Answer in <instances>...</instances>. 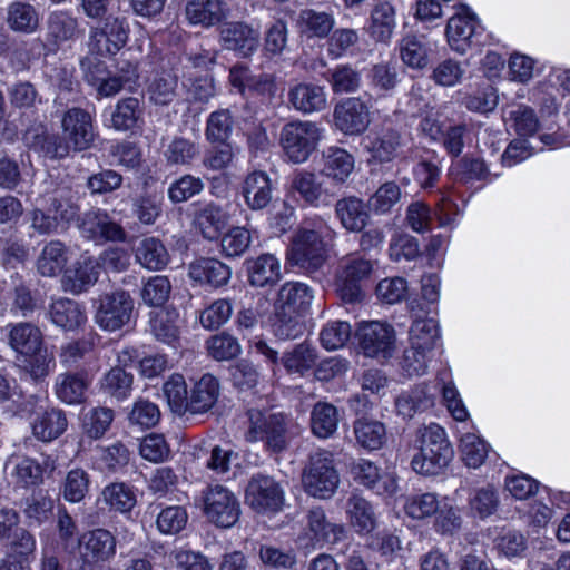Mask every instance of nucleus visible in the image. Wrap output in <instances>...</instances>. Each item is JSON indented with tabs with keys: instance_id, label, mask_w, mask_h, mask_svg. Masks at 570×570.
I'll use <instances>...</instances> for the list:
<instances>
[{
	"instance_id": "f257e3e1",
	"label": "nucleus",
	"mask_w": 570,
	"mask_h": 570,
	"mask_svg": "<svg viewBox=\"0 0 570 570\" xmlns=\"http://www.w3.org/2000/svg\"><path fill=\"white\" fill-rule=\"evenodd\" d=\"M61 136L48 135L43 125L29 127L24 135L26 146L49 158H65L71 150L83 151L95 140L91 115L79 107L67 109L60 119Z\"/></svg>"
},
{
	"instance_id": "f03ea898",
	"label": "nucleus",
	"mask_w": 570,
	"mask_h": 570,
	"mask_svg": "<svg viewBox=\"0 0 570 570\" xmlns=\"http://www.w3.org/2000/svg\"><path fill=\"white\" fill-rule=\"evenodd\" d=\"M247 442H263L265 449L272 453L287 450L294 435L293 421L288 415L271 409L252 407L247 411Z\"/></svg>"
},
{
	"instance_id": "7ed1b4c3",
	"label": "nucleus",
	"mask_w": 570,
	"mask_h": 570,
	"mask_svg": "<svg viewBox=\"0 0 570 570\" xmlns=\"http://www.w3.org/2000/svg\"><path fill=\"white\" fill-rule=\"evenodd\" d=\"M302 483L305 492L313 498H332L340 485L333 453L324 449L311 453L302 473Z\"/></svg>"
},
{
	"instance_id": "20e7f679",
	"label": "nucleus",
	"mask_w": 570,
	"mask_h": 570,
	"mask_svg": "<svg viewBox=\"0 0 570 570\" xmlns=\"http://www.w3.org/2000/svg\"><path fill=\"white\" fill-rule=\"evenodd\" d=\"M21 412L29 419L35 438L42 442H51L67 430L65 412L50 407L45 393L30 395L23 402Z\"/></svg>"
},
{
	"instance_id": "39448f33",
	"label": "nucleus",
	"mask_w": 570,
	"mask_h": 570,
	"mask_svg": "<svg viewBox=\"0 0 570 570\" xmlns=\"http://www.w3.org/2000/svg\"><path fill=\"white\" fill-rule=\"evenodd\" d=\"M324 136V128L309 120H294L283 126L279 134L281 147L289 161L303 164L317 149Z\"/></svg>"
},
{
	"instance_id": "423d86ee",
	"label": "nucleus",
	"mask_w": 570,
	"mask_h": 570,
	"mask_svg": "<svg viewBox=\"0 0 570 570\" xmlns=\"http://www.w3.org/2000/svg\"><path fill=\"white\" fill-rule=\"evenodd\" d=\"M326 258V245L316 230L302 228L294 234L287 253V259L292 265L313 273L324 265Z\"/></svg>"
},
{
	"instance_id": "0eeeda50",
	"label": "nucleus",
	"mask_w": 570,
	"mask_h": 570,
	"mask_svg": "<svg viewBox=\"0 0 570 570\" xmlns=\"http://www.w3.org/2000/svg\"><path fill=\"white\" fill-rule=\"evenodd\" d=\"M206 518L217 527L230 528L239 519L240 505L236 495L222 484L208 485L202 495Z\"/></svg>"
},
{
	"instance_id": "6e6552de",
	"label": "nucleus",
	"mask_w": 570,
	"mask_h": 570,
	"mask_svg": "<svg viewBox=\"0 0 570 570\" xmlns=\"http://www.w3.org/2000/svg\"><path fill=\"white\" fill-rule=\"evenodd\" d=\"M95 320L106 331H117L129 323L134 301L125 291L105 293L97 299Z\"/></svg>"
},
{
	"instance_id": "1a4fd4ad",
	"label": "nucleus",
	"mask_w": 570,
	"mask_h": 570,
	"mask_svg": "<svg viewBox=\"0 0 570 570\" xmlns=\"http://www.w3.org/2000/svg\"><path fill=\"white\" fill-rule=\"evenodd\" d=\"M245 499L259 513H276L285 505V491L273 478L256 474L247 484Z\"/></svg>"
},
{
	"instance_id": "9d476101",
	"label": "nucleus",
	"mask_w": 570,
	"mask_h": 570,
	"mask_svg": "<svg viewBox=\"0 0 570 570\" xmlns=\"http://www.w3.org/2000/svg\"><path fill=\"white\" fill-rule=\"evenodd\" d=\"M291 188L304 204L314 208L330 207L338 193L327 180L307 170L294 174Z\"/></svg>"
},
{
	"instance_id": "9b49d317",
	"label": "nucleus",
	"mask_w": 570,
	"mask_h": 570,
	"mask_svg": "<svg viewBox=\"0 0 570 570\" xmlns=\"http://www.w3.org/2000/svg\"><path fill=\"white\" fill-rule=\"evenodd\" d=\"M360 346L370 357L389 358L396 347V333L394 327L380 321L361 324L357 330Z\"/></svg>"
},
{
	"instance_id": "f8f14e48",
	"label": "nucleus",
	"mask_w": 570,
	"mask_h": 570,
	"mask_svg": "<svg viewBox=\"0 0 570 570\" xmlns=\"http://www.w3.org/2000/svg\"><path fill=\"white\" fill-rule=\"evenodd\" d=\"M129 30L126 17L109 16L90 30V46L101 56L116 55L127 43Z\"/></svg>"
},
{
	"instance_id": "ddd939ff",
	"label": "nucleus",
	"mask_w": 570,
	"mask_h": 570,
	"mask_svg": "<svg viewBox=\"0 0 570 570\" xmlns=\"http://www.w3.org/2000/svg\"><path fill=\"white\" fill-rule=\"evenodd\" d=\"M334 125L344 135L357 136L366 131L371 124L367 105L361 98H346L333 111Z\"/></svg>"
},
{
	"instance_id": "4468645a",
	"label": "nucleus",
	"mask_w": 570,
	"mask_h": 570,
	"mask_svg": "<svg viewBox=\"0 0 570 570\" xmlns=\"http://www.w3.org/2000/svg\"><path fill=\"white\" fill-rule=\"evenodd\" d=\"M79 229L81 235L95 243L124 242L126 232L104 210L92 209L83 214Z\"/></svg>"
},
{
	"instance_id": "2eb2a0df",
	"label": "nucleus",
	"mask_w": 570,
	"mask_h": 570,
	"mask_svg": "<svg viewBox=\"0 0 570 570\" xmlns=\"http://www.w3.org/2000/svg\"><path fill=\"white\" fill-rule=\"evenodd\" d=\"M261 33L257 29L240 21L225 22L219 28V42L226 50L249 57L258 49Z\"/></svg>"
},
{
	"instance_id": "dca6fc26",
	"label": "nucleus",
	"mask_w": 570,
	"mask_h": 570,
	"mask_svg": "<svg viewBox=\"0 0 570 570\" xmlns=\"http://www.w3.org/2000/svg\"><path fill=\"white\" fill-rule=\"evenodd\" d=\"M83 567L109 561L116 554L117 541L114 534L102 528L85 532L80 540Z\"/></svg>"
},
{
	"instance_id": "f3484780",
	"label": "nucleus",
	"mask_w": 570,
	"mask_h": 570,
	"mask_svg": "<svg viewBox=\"0 0 570 570\" xmlns=\"http://www.w3.org/2000/svg\"><path fill=\"white\" fill-rule=\"evenodd\" d=\"M355 167L354 157L345 149L331 146L322 153L320 174L337 190L347 181Z\"/></svg>"
},
{
	"instance_id": "a211bd4d",
	"label": "nucleus",
	"mask_w": 570,
	"mask_h": 570,
	"mask_svg": "<svg viewBox=\"0 0 570 570\" xmlns=\"http://www.w3.org/2000/svg\"><path fill=\"white\" fill-rule=\"evenodd\" d=\"M313 298V291L306 284L287 282L278 291L277 315H302L309 308Z\"/></svg>"
},
{
	"instance_id": "6ab92c4d",
	"label": "nucleus",
	"mask_w": 570,
	"mask_h": 570,
	"mask_svg": "<svg viewBox=\"0 0 570 570\" xmlns=\"http://www.w3.org/2000/svg\"><path fill=\"white\" fill-rule=\"evenodd\" d=\"M248 283L254 287H272L282 278L281 261L265 253L245 262Z\"/></svg>"
},
{
	"instance_id": "aec40b11",
	"label": "nucleus",
	"mask_w": 570,
	"mask_h": 570,
	"mask_svg": "<svg viewBox=\"0 0 570 570\" xmlns=\"http://www.w3.org/2000/svg\"><path fill=\"white\" fill-rule=\"evenodd\" d=\"M188 276L197 284L217 288L229 282L232 269L216 258L202 257L188 265Z\"/></svg>"
},
{
	"instance_id": "412c9836",
	"label": "nucleus",
	"mask_w": 570,
	"mask_h": 570,
	"mask_svg": "<svg viewBox=\"0 0 570 570\" xmlns=\"http://www.w3.org/2000/svg\"><path fill=\"white\" fill-rule=\"evenodd\" d=\"M98 276V263L91 257H86L65 271L61 287L65 292L71 294H81L97 282Z\"/></svg>"
},
{
	"instance_id": "4be33fe9",
	"label": "nucleus",
	"mask_w": 570,
	"mask_h": 570,
	"mask_svg": "<svg viewBox=\"0 0 570 570\" xmlns=\"http://www.w3.org/2000/svg\"><path fill=\"white\" fill-rule=\"evenodd\" d=\"M91 383L87 371L65 372L56 377L55 393L58 400L69 405L80 404L86 399V392Z\"/></svg>"
},
{
	"instance_id": "5701e85b",
	"label": "nucleus",
	"mask_w": 570,
	"mask_h": 570,
	"mask_svg": "<svg viewBox=\"0 0 570 570\" xmlns=\"http://www.w3.org/2000/svg\"><path fill=\"white\" fill-rule=\"evenodd\" d=\"M49 320L65 331H76L85 325L87 315L85 307L70 298L53 299L48 309Z\"/></svg>"
},
{
	"instance_id": "b1692460",
	"label": "nucleus",
	"mask_w": 570,
	"mask_h": 570,
	"mask_svg": "<svg viewBox=\"0 0 570 570\" xmlns=\"http://www.w3.org/2000/svg\"><path fill=\"white\" fill-rule=\"evenodd\" d=\"M344 534L342 525L331 523L325 511L320 508H312L306 514L305 535L315 543H335Z\"/></svg>"
},
{
	"instance_id": "393cba45",
	"label": "nucleus",
	"mask_w": 570,
	"mask_h": 570,
	"mask_svg": "<svg viewBox=\"0 0 570 570\" xmlns=\"http://www.w3.org/2000/svg\"><path fill=\"white\" fill-rule=\"evenodd\" d=\"M291 106L302 112L312 114L325 109L327 100L324 88L313 83H297L288 90Z\"/></svg>"
},
{
	"instance_id": "a878e982",
	"label": "nucleus",
	"mask_w": 570,
	"mask_h": 570,
	"mask_svg": "<svg viewBox=\"0 0 570 570\" xmlns=\"http://www.w3.org/2000/svg\"><path fill=\"white\" fill-rule=\"evenodd\" d=\"M434 404L435 394L426 384H420L403 392L395 402L397 413L404 419H412L415 414L432 409Z\"/></svg>"
},
{
	"instance_id": "bb28decb",
	"label": "nucleus",
	"mask_w": 570,
	"mask_h": 570,
	"mask_svg": "<svg viewBox=\"0 0 570 570\" xmlns=\"http://www.w3.org/2000/svg\"><path fill=\"white\" fill-rule=\"evenodd\" d=\"M228 9L225 0H189L186 17L191 24L212 27L226 17Z\"/></svg>"
},
{
	"instance_id": "cd10ccee",
	"label": "nucleus",
	"mask_w": 570,
	"mask_h": 570,
	"mask_svg": "<svg viewBox=\"0 0 570 570\" xmlns=\"http://www.w3.org/2000/svg\"><path fill=\"white\" fill-rule=\"evenodd\" d=\"M396 27L395 9L387 1H380L374 4L367 27L370 37L382 43H389Z\"/></svg>"
},
{
	"instance_id": "c85d7f7f",
	"label": "nucleus",
	"mask_w": 570,
	"mask_h": 570,
	"mask_svg": "<svg viewBox=\"0 0 570 570\" xmlns=\"http://www.w3.org/2000/svg\"><path fill=\"white\" fill-rule=\"evenodd\" d=\"M346 514L351 527L357 534H368L377 527L374 508L365 498L353 494L346 503Z\"/></svg>"
},
{
	"instance_id": "c756f323",
	"label": "nucleus",
	"mask_w": 570,
	"mask_h": 570,
	"mask_svg": "<svg viewBox=\"0 0 570 570\" xmlns=\"http://www.w3.org/2000/svg\"><path fill=\"white\" fill-rule=\"evenodd\" d=\"M430 46L424 35H406L399 42L401 61L411 69H424L430 62Z\"/></svg>"
},
{
	"instance_id": "7c9ffc66",
	"label": "nucleus",
	"mask_w": 570,
	"mask_h": 570,
	"mask_svg": "<svg viewBox=\"0 0 570 570\" xmlns=\"http://www.w3.org/2000/svg\"><path fill=\"white\" fill-rule=\"evenodd\" d=\"M80 29L77 18L62 10L53 11L47 20V41L49 45H60L78 38Z\"/></svg>"
},
{
	"instance_id": "2f4dec72",
	"label": "nucleus",
	"mask_w": 570,
	"mask_h": 570,
	"mask_svg": "<svg viewBox=\"0 0 570 570\" xmlns=\"http://www.w3.org/2000/svg\"><path fill=\"white\" fill-rule=\"evenodd\" d=\"M218 395V380L212 374H204L190 391L187 412L193 414L207 412L214 406Z\"/></svg>"
},
{
	"instance_id": "473e14b6",
	"label": "nucleus",
	"mask_w": 570,
	"mask_h": 570,
	"mask_svg": "<svg viewBox=\"0 0 570 570\" xmlns=\"http://www.w3.org/2000/svg\"><path fill=\"white\" fill-rule=\"evenodd\" d=\"M243 195L246 204L254 210L265 208L272 200V184L265 171H253L245 178Z\"/></svg>"
},
{
	"instance_id": "72a5a7b5",
	"label": "nucleus",
	"mask_w": 570,
	"mask_h": 570,
	"mask_svg": "<svg viewBox=\"0 0 570 570\" xmlns=\"http://www.w3.org/2000/svg\"><path fill=\"white\" fill-rule=\"evenodd\" d=\"M8 338L10 346L24 356L36 355L42 347L40 330L30 323L11 325Z\"/></svg>"
},
{
	"instance_id": "f704fd0d",
	"label": "nucleus",
	"mask_w": 570,
	"mask_h": 570,
	"mask_svg": "<svg viewBox=\"0 0 570 570\" xmlns=\"http://www.w3.org/2000/svg\"><path fill=\"white\" fill-rule=\"evenodd\" d=\"M368 88L379 97L390 96L400 82L396 65L392 61H381L370 67L366 73Z\"/></svg>"
},
{
	"instance_id": "c9c22d12",
	"label": "nucleus",
	"mask_w": 570,
	"mask_h": 570,
	"mask_svg": "<svg viewBox=\"0 0 570 570\" xmlns=\"http://www.w3.org/2000/svg\"><path fill=\"white\" fill-rule=\"evenodd\" d=\"M335 214L342 226L348 232H361L370 218L363 202L354 196L337 200Z\"/></svg>"
},
{
	"instance_id": "e433bc0d",
	"label": "nucleus",
	"mask_w": 570,
	"mask_h": 570,
	"mask_svg": "<svg viewBox=\"0 0 570 570\" xmlns=\"http://www.w3.org/2000/svg\"><path fill=\"white\" fill-rule=\"evenodd\" d=\"M68 263V248L60 240L47 243L37 258V271L43 277L58 276Z\"/></svg>"
},
{
	"instance_id": "4c0bfd02",
	"label": "nucleus",
	"mask_w": 570,
	"mask_h": 570,
	"mask_svg": "<svg viewBox=\"0 0 570 570\" xmlns=\"http://www.w3.org/2000/svg\"><path fill=\"white\" fill-rule=\"evenodd\" d=\"M402 146V136L394 128H383L377 131L366 146L372 158L380 163L391 161L399 155Z\"/></svg>"
},
{
	"instance_id": "58836bf2",
	"label": "nucleus",
	"mask_w": 570,
	"mask_h": 570,
	"mask_svg": "<svg viewBox=\"0 0 570 570\" xmlns=\"http://www.w3.org/2000/svg\"><path fill=\"white\" fill-rule=\"evenodd\" d=\"M179 314L176 309L163 308L150 314L149 331L154 337L168 345L179 338Z\"/></svg>"
},
{
	"instance_id": "ea45409f",
	"label": "nucleus",
	"mask_w": 570,
	"mask_h": 570,
	"mask_svg": "<svg viewBox=\"0 0 570 570\" xmlns=\"http://www.w3.org/2000/svg\"><path fill=\"white\" fill-rule=\"evenodd\" d=\"M144 109L138 98L128 97L120 99L110 114V122L107 125L117 131L134 129L141 120Z\"/></svg>"
},
{
	"instance_id": "a19ab883",
	"label": "nucleus",
	"mask_w": 570,
	"mask_h": 570,
	"mask_svg": "<svg viewBox=\"0 0 570 570\" xmlns=\"http://www.w3.org/2000/svg\"><path fill=\"white\" fill-rule=\"evenodd\" d=\"M340 412L328 402H317L311 412V430L318 439L331 438L338 428Z\"/></svg>"
},
{
	"instance_id": "79ce46f5",
	"label": "nucleus",
	"mask_w": 570,
	"mask_h": 570,
	"mask_svg": "<svg viewBox=\"0 0 570 570\" xmlns=\"http://www.w3.org/2000/svg\"><path fill=\"white\" fill-rule=\"evenodd\" d=\"M135 258L137 263L149 271H160L169 262L166 247L155 237H147L139 242L135 249Z\"/></svg>"
},
{
	"instance_id": "37998d69",
	"label": "nucleus",
	"mask_w": 570,
	"mask_h": 570,
	"mask_svg": "<svg viewBox=\"0 0 570 570\" xmlns=\"http://www.w3.org/2000/svg\"><path fill=\"white\" fill-rule=\"evenodd\" d=\"M298 24L303 35L307 38H326L335 24L332 13L314 9L302 10Z\"/></svg>"
},
{
	"instance_id": "c03bdc74",
	"label": "nucleus",
	"mask_w": 570,
	"mask_h": 570,
	"mask_svg": "<svg viewBox=\"0 0 570 570\" xmlns=\"http://www.w3.org/2000/svg\"><path fill=\"white\" fill-rule=\"evenodd\" d=\"M7 22L17 32L32 33L39 27V13L27 2L16 1L8 7Z\"/></svg>"
},
{
	"instance_id": "a18cd8bd",
	"label": "nucleus",
	"mask_w": 570,
	"mask_h": 570,
	"mask_svg": "<svg viewBox=\"0 0 570 570\" xmlns=\"http://www.w3.org/2000/svg\"><path fill=\"white\" fill-rule=\"evenodd\" d=\"M199 155L200 148L196 141L179 136L174 137L164 150V157L171 166L190 165Z\"/></svg>"
},
{
	"instance_id": "49530a36",
	"label": "nucleus",
	"mask_w": 570,
	"mask_h": 570,
	"mask_svg": "<svg viewBox=\"0 0 570 570\" xmlns=\"http://www.w3.org/2000/svg\"><path fill=\"white\" fill-rule=\"evenodd\" d=\"M178 77L170 71H161L153 78L148 86V95L155 105H169L177 95Z\"/></svg>"
},
{
	"instance_id": "de8ad7c7",
	"label": "nucleus",
	"mask_w": 570,
	"mask_h": 570,
	"mask_svg": "<svg viewBox=\"0 0 570 570\" xmlns=\"http://www.w3.org/2000/svg\"><path fill=\"white\" fill-rule=\"evenodd\" d=\"M440 338L439 325L434 318L415 320L410 328V345L434 352Z\"/></svg>"
},
{
	"instance_id": "09e8293b",
	"label": "nucleus",
	"mask_w": 570,
	"mask_h": 570,
	"mask_svg": "<svg viewBox=\"0 0 570 570\" xmlns=\"http://www.w3.org/2000/svg\"><path fill=\"white\" fill-rule=\"evenodd\" d=\"M354 434L357 444L370 451L380 449L386 439V431L381 422L365 419L355 421Z\"/></svg>"
},
{
	"instance_id": "8fccbe9b",
	"label": "nucleus",
	"mask_w": 570,
	"mask_h": 570,
	"mask_svg": "<svg viewBox=\"0 0 570 570\" xmlns=\"http://www.w3.org/2000/svg\"><path fill=\"white\" fill-rule=\"evenodd\" d=\"M102 500L110 509L126 513L136 505L137 499L134 489L122 482H115L102 490Z\"/></svg>"
},
{
	"instance_id": "3c124183",
	"label": "nucleus",
	"mask_w": 570,
	"mask_h": 570,
	"mask_svg": "<svg viewBox=\"0 0 570 570\" xmlns=\"http://www.w3.org/2000/svg\"><path fill=\"white\" fill-rule=\"evenodd\" d=\"M328 82L334 94H352L360 89L362 77L358 70L346 63L331 70Z\"/></svg>"
},
{
	"instance_id": "603ef678",
	"label": "nucleus",
	"mask_w": 570,
	"mask_h": 570,
	"mask_svg": "<svg viewBox=\"0 0 570 570\" xmlns=\"http://www.w3.org/2000/svg\"><path fill=\"white\" fill-rule=\"evenodd\" d=\"M206 348L208 355L216 361H229L242 352L238 340L226 332L210 336L206 341Z\"/></svg>"
},
{
	"instance_id": "864d4df0",
	"label": "nucleus",
	"mask_w": 570,
	"mask_h": 570,
	"mask_svg": "<svg viewBox=\"0 0 570 570\" xmlns=\"http://www.w3.org/2000/svg\"><path fill=\"white\" fill-rule=\"evenodd\" d=\"M452 458L445 453L432 452L430 449H420L411 462L412 469L422 475H438L448 466Z\"/></svg>"
},
{
	"instance_id": "5fc2aeb1",
	"label": "nucleus",
	"mask_w": 570,
	"mask_h": 570,
	"mask_svg": "<svg viewBox=\"0 0 570 570\" xmlns=\"http://www.w3.org/2000/svg\"><path fill=\"white\" fill-rule=\"evenodd\" d=\"M439 508L440 502L436 494L431 492L410 495L404 503L405 513L415 520L432 517L439 511Z\"/></svg>"
},
{
	"instance_id": "6e6d98bb",
	"label": "nucleus",
	"mask_w": 570,
	"mask_h": 570,
	"mask_svg": "<svg viewBox=\"0 0 570 570\" xmlns=\"http://www.w3.org/2000/svg\"><path fill=\"white\" fill-rule=\"evenodd\" d=\"M164 394L173 412L184 414L188 409V391L185 379L173 374L163 386Z\"/></svg>"
},
{
	"instance_id": "4d7b16f0",
	"label": "nucleus",
	"mask_w": 570,
	"mask_h": 570,
	"mask_svg": "<svg viewBox=\"0 0 570 570\" xmlns=\"http://www.w3.org/2000/svg\"><path fill=\"white\" fill-rule=\"evenodd\" d=\"M204 188L205 184L199 177L186 174L169 185L167 194L171 203L179 204L199 195Z\"/></svg>"
},
{
	"instance_id": "13d9d810",
	"label": "nucleus",
	"mask_w": 570,
	"mask_h": 570,
	"mask_svg": "<svg viewBox=\"0 0 570 570\" xmlns=\"http://www.w3.org/2000/svg\"><path fill=\"white\" fill-rule=\"evenodd\" d=\"M402 191L394 181L381 185L368 199V208L375 214H386L401 200Z\"/></svg>"
},
{
	"instance_id": "bf43d9fd",
	"label": "nucleus",
	"mask_w": 570,
	"mask_h": 570,
	"mask_svg": "<svg viewBox=\"0 0 570 570\" xmlns=\"http://www.w3.org/2000/svg\"><path fill=\"white\" fill-rule=\"evenodd\" d=\"M316 358L315 348L302 343L283 356V364L288 372L303 374L314 366Z\"/></svg>"
},
{
	"instance_id": "052dcab7",
	"label": "nucleus",
	"mask_w": 570,
	"mask_h": 570,
	"mask_svg": "<svg viewBox=\"0 0 570 570\" xmlns=\"http://www.w3.org/2000/svg\"><path fill=\"white\" fill-rule=\"evenodd\" d=\"M132 212L145 225H153L163 213V197L157 194L138 196L132 203Z\"/></svg>"
},
{
	"instance_id": "680f3d73",
	"label": "nucleus",
	"mask_w": 570,
	"mask_h": 570,
	"mask_svg": "<svg viewBox=\"0 0 570 570\" xmlns=\"http://www.w3.org/2000/svg\"><path fill=\"white\" fill-rule=\"evenodd\" d=\"M89 474L83 469L70 470L62 484L65 500L72 503L80 502L89 491Z\"/></svg>"
},
{
	"instance_id": "e2e57ef3",
	"label": "nucleus",
	"mask_w": 570,
	"mask_h": 570,
	"mask_svg": "<svg viewBox=\"0 0 570 570\" xmlns=\"http://www.w3.org/2000/svg\"><path fill=\"white\" fill-rule=\"evenodd\" d=\"M132 385V375L121 367H114L101 380V389L117 400L126 399Z\"/></svg>"
},
{
	"instance_id": "0e129e2a",
	"label": "nucleus",
	"mask_w": 570,
	"mask_h": 570,
	"mask_svg": "<svg viewBox=\"0 0 570 570\" xmlns=\"http://www.w3.org/2000/svg\"><path fill=\"white\" fill-rule=\"evenodd\" d=\"M252 243L250 232L245 227H232L220 239L222 252L227 257L243 255Z\"/></svg>"
},
{
	"instance_id": "69168bd1",
	"label": "nucleus",
	"mask_w": 570,
	"mask_h": 570,
	"mask_svg": "<svg viewBox=\"0 0 570 570\" xmlns=\"http://www.w3.org/2000/svg\"><path fill=\"white\" fill-rule=\"evenodd\" d=\"M351 325L343 321L328 322L320 333V341L324 348L334 351L343 347L350 340Z\"/></svg>"
},
{
	"instance_id": "338daca9",
	"label": "nucleus",
	"mask_w": 570,
	"mask_h": 570,
	"mask_svg": "<svg viewBox=\"0 0 570 570\" xmlns=\"http://www.w3.org/2000/svg\"><path fill=\"white\" fill-rule=\"evenodd\" d=\"M471 514L484 519L497 511L499 498L491 485L475 490L469 501Z\"/></svg>"
},
{
	"instance_id": "774afa93",
	"label": "nucleus",
	"mask_w": 570,
	"mask_h": 570,
	"mask_svg": "<svg viewBox=\"0 0 570 570\" xmlns=\"http://www.w3.org/2000/svg\"><path fill=\"white\" fill-rule=\"evenodd\" d=\"M233 116L228 109H219L209 115L206 124V138L209 141H225L232 134Z\"/></svg>"
}]
</instances>
